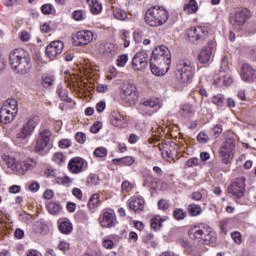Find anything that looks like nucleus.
<instances>
[{"instance_id":"nucleus-1","label":"nucleus","mask_w":256,"mask_h":256,"mask_svg":"<svg viewBox=\"0 0 256 256\" xmlns=\"http://www.w3.org/2000/svg\"><path fill=\"white\" fill-rule=\"evenodd\" d=\"M150 69L153 75L161 77L171 69V51L166 46H158L152 51Z\"/></svg>"},{"instance_id":"nucleus-2","label":"nucleus","mask_w":256,"mask_h":256,"mask_svg":"<svg viewBox=\"0 0 256 256\" xmlns=\"http://www.w3.org/2000/svg\"><path fill=\"white\" fill-rule=\"evenodd\" d=\"M9 61L12 71L19 75H26L31 71V56L27 50L16 48L9 54Z\"/></svg>"},{"instance_id":"nucleus-3","label":"nucleus","mask_w":256,"mask_h":256,"mask_svg":"<svg viewBox=\"0 0 256 256\" xmlns=\"http://www.w3.org/2000/svg\"><path fill=\"white\" fill-rule=\"evenodd\" d=\"M2 160L7 165L8 169H11L17 175H25L27 171H32L37 167V161L33 158H28L26 160H17L7 154L2 155Z\"/></svg>"},{"instance_id":"nucleus-4","label":"nucleus","mask_w":256,"mask_h":256,"mask_svg":"<svg viewBox=\"0 0 256 256\" xmlns=\"http://www.w3.org/2000/svg\"><path fill=\"white\" fill-rule=\"evenodd\" d=\"M188 235L192 241L201 243V245H211L216 241L215 232L203 224L192 226L188 231Z\"/></svg>"},{"instance_id":"nucleus-5","label":"nucleus","mask_w":256,"mask_h":256,"mask_svg":"<svg viewBox=\"0 0 256 256\" xmlns=\"http://www.w3.org/2000/svg\"><path fill=\"white\" fill-rule=\"evenodd\" d=\"M169 21V12L161 7H151L145 13V23L149 27H161Z\"/></svg>"},{"instance_id":"nucleus-6","label":"nucleus","mask_w":256,"mask_h":256,"mask_svg":"<svg viewBox=\"0 0 256 256\" xmlns=\"http://www.w3.org/2000/svg\"><path fill=\"white\" fill-rule=\"evenodd\" d=\"M195 77V64L188 59L178 60L176 63V78L181 83H191Z\"/></svg>"},{"instance_id":"nucleus-7","label":"nucleus","mask_w":256,"mask_h":256,"mask_svg":"<svg viewBox=\"0 0 256 256\" xmlns=\"http://www.w3.org/2000/svg\"><path fill=\"white\" fill-rule=\"evenodd\" d=\"M19 113V104L16 99H8L4 102L0 110V121L7 125L14 121Z\"/></svg>"},{"instance_id":"nucleus-8","label":"nucleus","mask_w":256,"mask_h":256,"mask_svg":"<svg viewBox=\"0 0 256 256\" xmlns=\"http://www.w3.org/2000/svg\"><path fill=\"white\" fill-rule=\"evenodd\" d=\"M37 125H39L38 116H30L26 118L16 133V139L19 141H25V139L31 137V135L35 133Z\"/></svg>"},{"instance_id":"nucleus-9","label":"nucleus","mask_w":256,"mask_h":256,"mask_svg":"<svg viewBox=\"0 0 256 256\" xmlns=\"http://www.w3.org/2000/svg\"><path fill=\"white\" fill-rule=\"evenodd\" d=\"M249 17H251V11L247 8H242L230 14L229 21L235 31H241Z\"/></svg>"},{"instance_id":"nucleus-10","label":"nucleus","mask_w":256,"mask_h":256,"mask_svg":"<svg viewBox=\"0 0 256 256\" xmlns=\"http://www.w3.org/2000/svg\"><path fill=\"white\" fill-rule=\"evenodd\" d=\"M233 151H235V141L233 139H227L219 149L222 163L225 165L231 163V159H233Z\"/></svg>"},{"instance_id":"nucleus-11","label":"nucleus","mask_w":256,"mask_h":256,"mask_svg":"<svg viewBox=\"0 0 256 256\" xmlns=\"http://www.w3.org/2000/svg\"><path fill=\"white\" fill-rule=\"evenodd\" d=\"M122 99L133 105L139 99V91L133 83H125L122 87Z\"/></svg>"},{"instance_id":"nucleus-12","label":"nucleus","mask_w":256,"mask_h":256,"mask_svg":"<svg viewBox=\"0 0 256 256\" xmlns=\"http://www.w3.org/2000/svg\"><path fill=\"white\" fill-rule=\"evenodd\" d=\"M209 35V27L197 26L188 30V39L191 43H197V41H203L207 39Z\"/></svg>"},{"instance_id":"nucleus-13","label":"nucleus","mask_w":256,"mask_h":256,"mask_svg":"<svg viewBox=\"0 0 256 256\" xmlns=\"http://www.w3.org/2000/svg\"><path fill=\"white\" fill-rule=\"evenodd\" d=\"M51 131L42 130L39 132L36 142L34 144V151L36 153H41V151H45V148L51 143Z\"/></svg>"},{"instance_id":"nucleus-14","label":"nucleus","mask_w":256,"mask_h":256,"mask_svg":"<svg viewBox=\"0 0 256 256\" xmlns=\"http://www.w3.org/2000/svg\"><path fill=\"white\" fill-rule=\"evenodd\" d=\"M161 109V105L157 99H148L140 103L139 111L142 115H148L151 117L157 110Z\"/></svg>"},{"instance_id":"nucleus-15","label":"nucleus","mask_w":256,"mask_h":256,"mask_svg":"<svg viewBox=\"0 0 256 256\" xmlns=\"http://www.w3.org/2000/svg\"><path fill=\"white\" fill-rule=\"evenodd\" d=\"M149 65V55L147 52L141 51L134 55L132 60V68L134 71H145Z\"/></svg>"},{"instance_id":"nucleus-16","label":"nucleus","mask_w":256,"mask_h":256,"mask_svg":"<svg viewBox=\"0 0 256 256\" xmlns=\"http://www.w3.org/2000/svg\"><path fill=\"white\" fill-rule=\"evenodd\" d=\"M65 44L61 40L52 41L45 49L46 56L50 59V61H55L58 55L63 53V49Z\"/></svg>"},{"instance_id":"nucleus-17","label":"nucleus","mask_w":256,"mask_h":256,"mask_svg":"<svg viewBox=\"0 0 256 256\" xmlns=\"http://www.w3.org/2000/svg\"><path fill=\"white\" fill-rule=\"evenodd\" d=\"M228 193H230L231 195H233V197H236L237 199H241V197L245 195V178H236L228 187Z\"/></svg>"},{"instance_id":"nucleus-18","label":"nucleus","mask_w":256,"mask_h":256,"mask_svg":"<svg viewBox=\"0 0 256 256\" xmlns=\"http://www.w3.org/2000/svg\"><path fill=\"white\" fill-rule=\"evenodd\" d=\"M96 39L97 35L91 30H82L75 35V41L80 47L89 45V43H93Z\"/></svg>"},{"instance_id":"nucleus-19","label":"nucleus","mask_w":256,"mask_h":256,"mask_svg":"<svg viewBox=\"0 0 256 256\" xmlns=\"http://www.w3.org/2000/svg\"><path fill=\"white\" fill-rule=\"evenodd\" d=\"M213 49H215V42L209 41L206 46L202 47L198 54V61L202 65H207L213 57Z\"/></svg>"},{"instance_id":"nucleus-20","label":"nucleus","mask_w":256,"mask_h":256,"mask_svg":"<svg viewBox=\"0 0 256 256\" xmlns=\"http://www.w3.org/2000/svg\"><path fill=\"white\" fill-rule=\"evenodd\" d=\"M84 169H87V161L81 157H74L68 163V170L74 175L83 173Z\"/></svg>"},{"instance_id":"nucleus-21","label":"nucleus","mask_w":256,"mask_h":256,"mask_svg":"<svg viewBox=\"0 0 256 256\" xmlns=\"http://www.w3.org/2000/svg\"><path fill=\"white\" fill-rule=\"evenodd\" d=\"M99 223L104 229H111L117 224V217L115 212L105 211L99 217Z\"/></svg>"},{"instance_id":"nucleus-22","label":"nucleus","mask_w":256,"mask_h":256,"mask_svg":"<svg viewBox=\"0 0 256 256\" xmlns=\"http://www.w3.org/2000/svg\"><path fill=\"white\" fill-rule=\"evenodd\" d=\"M240 77L245 83H252L255 79V69L250 64H243L240 69Z\"/></svg>"},{"instance_id":"nucleus-23","label":"nucleus","mask_w":256,"mask_h":256,"mask_svg":"<svg viewBox=\"0 0 256 256\" xmlns=\"http://www.w3.org/2000/svg\"><path fill=\"white\" fill-rule=\"evenodd\" d=\"M129 208L134 213H139V211H143L145 209V199L141 196H134L129 200Z\"/></svg>"},{"instance_id":"nucleus-24","label":"nucleus","mask_w":256,"mask_h":256,"mask_svg":"<svg viewBox=\"0 0 256 256\" xmlns=\"http://www.w3.org/2000/svg\"><path fill=\"white\" fill-rule=\"evenodd\" d=\"M110 122L113 127H123L125 125V117L117 111H112L110 114Z\"/></svg>"},{"instance_id":"nucleus-25","label":"nucleus","mask_w":256,"mask_h":256,"mask_svg":"<svg viewBox=\"0 0 256 256\" xmlns=\"http://www.w3.org/2000/svg\"><path fill=\"white\" fill-rule=\"evenodd\" d=\"M216 85L222 87H229L233 83V79H231V75L227 72H220L219 77L215 79Z\"/></svg>"},{"instance_id":"nucleus-26","label":"nucleus","mask_w":256,"mask_h":256,"mask_svg":"<svg viewBox=\"0 0 256 256\" xmlns=\"http://www.w3.org/2000/svg\"><path fill=\"white\" fill-rule=\"evenodd\" d=\"M183 10L187 13V15L197 13V11H199V4L197 3V0H186Z\"/></svg>"},{"instance_id":"nucleus-27","label":"nucleus","mask_w":256,"mask_h":256,"mask_svg":"<svg viewBox=\"0 0 256 256\" xmlns=\"http://www.w3.org/2000/svg\"><path fill=\"white\" fill-rule=\"evenodd\" d=\"M47 211L50 213V215H60L63 211V206H61L59 201H50L47 204Z\"/></svg>"},{"instance_id":"nucleus-28","label":"nucleus","mask_w":256,"mask_h":256,"mask_svg":"<svg viewBox=\"0 0 256 256\" xmlns=\"http://www.w3.org/2000/svg\"><path fill=\"white\" fill-rule=\"evenodd\" d=\"M179 113L182 117H193L195 115V107L189 103L182 104Z\"/></svg>"},{"instance_id":"nucleus-29","label":"nucleus","mask_w":256,"mask_h":256,"mask_svg":"<svg viewBox=\"0 0 256 256\" xmlns=\"http://www.w3.org/2000/svg\"><path fill=\"white\" fill-rule=\"evenodd\" d=\"M90 11L93 15H99L103 11V5L97 0H87Z\"/></svg>"},{"instance_id":"nucleus-30","label":"nucleus","mask_w":256,"mask_h":256,"mask_svg":"<svg viewBox=\"0 0 256 256\" xmlns=\"http://www.w3.org/2000/svg\"><path fill=\"white\" fill-rule=\"evenodd\" d=\"M119 49V46L113 43H107L104 46V55L107 57H113V55H117V51Z\"/></svg>"},{"instance_id":"nucleus-31","label":"nucleus","mask_w":256,"mask_h":256,"mask_svg":"<svg viewBox=\"0 0 256 256\" xmlns=\"http://www.w3.org/2000/svg\"><path fill=\"white\" fill-rule=\"evenodd\" d=\"M99 203H101V201L99 200V194L94 193L91 195L87 206L90 209V211H94V209H97V207H99Z\"/></svg>"},{"instance_id":"nucleus-32","label":"nucleus","mask_w":256,"mask_h":256,"mask_svg":"<svg viewBox=\"0 0 256 256\" xmlns=\"http://www.w3.org/2000/svg\"><path fill=\"white\" fill-rule=\"evenodd\" d=\"M65 155H63L62 152H55L53 154V157H52V161L53 163H55L56 165H59L60 167L65 165Z\"/></svg>"},{"instance_id":"nucleus-33","label":"nucleus","mask_w":256,"mask_h":256,"mask_svg":"<svg viewBox=\"0 0 256 256\" xmlns=\"http://www.w3.org/2000/svg\"><path fill=\"white\" fill-rule=\"evenodd\" d=\"M33 231L37 234V235H45V233H47V225L41 223V222H36L33 225Z\"/></svg>"},{"instance_id":"nucleus-34","label":"nucleus","mask_w":256,"mask_h":256,"mask_svg":"<svg viewBox=\"0 0 256 256\" xmlns=\"http://www.w3.org/2000/svg\"><path fill=\"white\" fill-rule=\"evenodd\" d=\"M59 229L64 235H69L73 231V225L68 221H63L60 223Z\"/></svg>"},{"instance_id":"nucleus-35","label":"nucleus","mask_w":256,"mask_h":256,"mask_svg":"<svg viewBox=\"0 0 256 256\" xmlns=\"http://www.w3.org/2000/svg\"><path fill=\"white\" fill-rule=\"evenodd\" d=\"M211 102L216 107H223L225 105V96L223 94H216L212 97Z\"/></svg>"},{"instance_id":"nucleus-36","label":"nucleus","mask_w":256,"mask_h":256,"mask_svg":"<svg viewBox=\"0 0 256 256\" xmlns=\"http://www.w3.org/2000/svg\"><path fill=\"white\" fill-rule=\"evenodd\" d=\"M113 17L115 19H118L119 21H125V19H127V13L123 9L114 8L113 9Z\"/></svg>"},{"instance_id":"nucleus-37","label":"nucleus","mask_w":256,"mask_h":256,"mask_svg":"<svg viewBox=\"0 0 256 256\" xmlns=\"http://www.w3.org/2000/svg\"><path fill=\"white\" fill-rule=\"evenodd\" d=\"M120 37H121L122 41H124L123 46L125 48L129 47V45L131 44V41H130L131 34H130V32L127 31V30H121L120 31Z\"/></svg>"},{"instance_id":"nucleus-38","label":"nucleus","mask_w":256,"mask_h":256,"mask_svg":"<svg viewBox=\"0 0 256 256\" xmlns=\"http://www.w3.org/2000/svg\"><path fill=\"white\" fill-rule=\"evenodd\" d=\"M74 21H85L87 19V12L85 10H76L72 13Z\"/></svg>"},{"instance_id":"nucleus-39","label":"nucleus","mask_w":256,"mask_h":256,"mask_svg":"<svg viewBox=\"0 0 256 256\" xmlns=\"http://www.w3.org/2000/svg\"><path fill=\"white\" fill-rule=\"evenodd\" d=\"M188 211L192 217H197V215H201V213L203 212L201 206L197 204H190L188 206Z\"/></svg>"},{"instance_id":"nucleus-40","label":"nucleus","mask_w":256,"mask_h":256,"mask_svg":"<svg viewBox=\"0 0 256 256\" xmlns=\"http://www.w3.org/2000/svg\"><path fill=\"white\" fill-rule=\"evenodd\" d=\"M163 221H165V219L161 218V216H155L154 218H152L151 220L152 229H154L155 231L161 229V226L163 225Z\"/></svg>"},{"instance_id":"nucleus-41","label":"nucleus","mask_w":256,"mask_h":256,"mask_svg":"<svg viewBox=\"0 0 256 256\" xmlns=\"http://www.w3.org/2000/svg\"><path fill=\"white\" fill-rule=\"evenodd\" d=\"M57 94L59 95L61 101H65L66 103H71V98H69V92L65 88H58Z\"/></svg>"},{"instance_id":"nucleus-42","label":"nucleus","mask_w":256,"mask_h":256,"mask_svg":"<svg viewBox=\"0 0 256 256\" xmlns=\"http://www.w3.org/2000/svg\"><path fill=\"white\" fill-rule=\"evenodd\" d=\"M41 11H42L43 15H55V13H56L55 6L52 4L42 5Z\"/></svg>"},{"instance_id":"nucleus-43","label":"nucleus","mask_w":256,"mask_h":256,"mask_svg":"<svg viewBox=\"0 0 256 256\" xmlns=\"http://www.w3.org/2000/svg\"><path fill=\"white\" fill-rule=\"evenodd\" d=\"M173 217L176 219V221H183V219L187 217V212H185V210L182 208H176L173 212Z\"/></svg>"},{"instance_id":"nucleus-44","label":"nucleus","mask_w":256,"mask_h":256,"mask_svg":"<svg viewBox=\"0 0 256 256\" xmlns=\"http://www.w3.org/2000/svg\"><path fill=\"white\" fill-rule=\"evenodd\" d=\"M229 67H230L229 57L227 56L222 57L221 63H220V69H221L220 73H227V71H229Z\"/></svg>"},{"instance_id":"nucleus-45","label":"nucleus","mask_w":256,"mask_h":256,"mask_svg":"<svg viewBox=\"0 0 256 256\" xmlns=\"http://www.w3.org/2000/svg\"><path fill=\"white\" fill-rule=\"evenodd\" d=\"M128 61H129V56L127 54H122L118 56L117 65L118 67H125Z\"/></svg>"},{"instance_id":"nucleus-46","label":"nucleus","mask_w":256,"mask_h":256,"mask_svg":"<svg viewBox=\"0 0 256 256\" xmlns=\"http://www.w3.org/2000/svg\"><path fill=\"white\" fill-rule=\"evenodd\" d=\"M54 82H55L54 76H45L42 78L43 87H51V85H53Z\"/></svg>"},{"instance_id":"nucleus-47","label":"nucleus","mask_w":256,"mask_h":256,"mask_svg":"<svg viewBox=\"0 0 256 256\" xmlns=\"http://www.w3.org/2000/svg\"><path fill=\"white\" fill-rule=\"evenodd\" d=\"M95 157H107V149L103 147L96 148L94 150Z\"/></svg>"},{"instance_id":"nucleus-48","label":"nucleus","mask_w":256,"mask_h":256,"mask_svg":"<svg viewBox=\"0 0 256 256\" xmlns=\"http://www.w3.org/2000/svg\"><path fill=\"white\" fill-rule=\"evenodd\" d=\"M197 141L205 145L209 141V135L205 132H200L197 136Z\"/></svg>"},{"instance_id":"nucleus-49","label":"nucleus","mask_w":256,"mask_h":256,"mask_svg":"<svg viewBox=\"0 0 256 256\" xmlns=\"http://www.w3.org/2000/svg\"><path fill=\"white\" fill-rule=\"evenodd\" d=\"M169 207H170V204L166 199H161L158 201V208L161 209V211H167Z\"/></svg>"},{"instance_id":"nucleus-50","label":"nucleus","mask_w":256,"mask_h":256,"mask_svg":"<svg viewBox=\"0 0 256 256\" xmlns=\"http://www.w3.org/2000/svg\"><path fill=\"white\" fill-rule=\"evenodd\" d=\"M212 133L214 137H219L221 133H223V126L221 124H217L212 128Z\"/></svg>"},{"instance_id":"nucleus-51","label":"nucleus","mask_w":256,"mask_h":256,"mask_svg":"<svg viewBox=\"0 0 256 256\" xmlns=\"http://www.w3.org/2000/svg\"><path fill=\"white\" fill-rule=\"evenodd\" d=\"M123 165H127L128 167H131L133 163H135V158L133 156H125L122 158Z\"/></svg>"},{"instance_id":"nucleus-52","label":"nucleus","mask_w":256,"mask_h":256,"mask_svg":"<svg viewBox=\"0 0 256 256\" xmlns=\"http://www.w3.org/2000/svg\"><path fill=\"white\" fill-rule=\"evenodd\" d=\"M231 237L234 243H236L237 245H241V232H237V231L232 232Z\"/></svg>"},{"instance_id":"nucleus-53","label":"nucleus","mask_w":256,"mask_h":256,"mask_svg":"<svg viewBox=\"0 0 256 256\" xmlns=\"http://www.w3.org/2000/svg\"><path fill=\"white\" fill-rule=\"evenodd\" d=\"M39 187H41V185H39L38 182H31L28 186V189L32 193H37V191H39Z\"/></svg>"},{"instance_id":"nucleus-54","label":"nucleus","mask_w":256,"mask_h":256,"mask_svg":"<svg viewBox=\"0 0 256 256\" xmlns=\"http://www.w3.org/2000/svg\"><path fill=\"white\" fill-rule=\"evenodd\" d=\"M132 189H133V184H131V182L126 180L122 183V191L129 193V191H131Z\"/></svg>"},{"instance_id":"nucleus-55","label":"nucleus","mask_w":256,"mask_h":256,"mask_svg":"<svg viewBox=\"0 0 256 256\" xmlns=\"http://www.w3.org/2000/svg\"><path fill=\"white\" fill-rule=\"evenodd\" d=\"M58 183H61V185H65L66 187L71 185L72 181L69 176H64L62 178H58Z\"/></svg>"},{"instance_id":"nucleus-56","label":"nucleus","mask_w":256,"mask_h":256,"mask_svg":"<svg viewBox=\"0 0 256 256\" xmlns=\"http://www.w3.org/2000/svg\"><path fill=\"white\" fill-rule=\"evenodd\" d=\"M103 247H105V249H113L115 247V243L111 239H104Z\"/></svg>"},{"instance_id":"nucleus-57","label":"nucleus","mask_w":256,"mask_h":256,"mask_svg":"<svg viewBox=\"0 0 256 256\" xmlns=\"http://www.w3.org/2000/svg\"><path fill=\"white\" fill-rule=\"evenodd\" d=\"M72 195H74L76 199H78V201H81V199H83V191H81V189L79 188H74L72 190Z\"/></svg>"},{"instance_id":"nucleus-58","label":"nucleus","mask_w":256,"mask_h":256,"mask_svg":"<svg viewBox=\"0 0 256 256\" xmlns=\"http://www.w3.org/2000/svg\"><path fill=\"white\" fill-rule=\"evenodd\" d=\"M187 167H197L199 165V159L198 158H190L186 162Z\"/></svg>"},{"instance_id":"nucleus-59","label":"nucleus","mask_w":256,"mask_h":256,"mask_svg":"<svg viewBox=\"0 0 256 256\" xmlns=\"http://www.w3.org/2000/svg\"><path fill=\"white\" fill-rule=\"evenodd\" d=\"M59 147L61 149H67L68 147H71V141L69 139L60 140Z\"/></svg>"},{"instance_id":"nucleus-60","label":"nucleus","mask_w":256,"mask_h":256,"mask_svg":"<svg viewBox=\"0 0 256 256\" xmlns=\"http://www.w3.org/2000/svg\"><path fill=\"white\" fill-rule=\"evenodd\" d=\"M75 138H76L77 143H81V144L85 143V139H87V137L85 136V134L83 132L76 133Z\"/></svg>"},{"instance_id":"nucleus-61","label":"nucleus","mask_w":256,"mask_h":256,"mask_svg":"<svg viewBox=\"0 0 256 256\" xmlns=\"http://www.w3.org/2000/svg\"><path fill=\"white\" fill-rule=\"evenodd\" d=\"M105 107H107L105 101H100L96 104V110L98 113H103L105 111Z\"/></svg>"},{"instance_id":"nucleus-62","label":"nucleus","mask_w":256,"mask_h":256,"mask_svg":"<svg viewBox=\"0 0 256 256\" xmlns=\"http://www.w3.org/2000/svg\"><path fill=\"white\" fill-rule=\"evenodd\" d=\"M96 91L98 93H107L109 91V87L105 84H99L97 87H96Z\"/></svg>"},{"instance_id":"nucleus-63","label":"nucleus","mask_w":256,"mask_h":256,"mask_svg":"<svg viewBox=\"0 0 256 256\" xmlns=\"http://www.w3.org/2000/svg\"><path fill=\"white\" fill-rule=\"evenodd\" d=\"M19 37L25 43V42L29 41V39H31V34H29V32H27V31H23L20 33Z\"/></svg>"},{"instance_id":"nucleus-64","label":"nucleus","mask_w":256,"mask_h":256,"mask_svg":"<svg viewBox=\"0 0 256 256\" xmlns=\"http://www.w3.org/2000/svg\"><path fill=\"white\" fill-rule=\"evenodd\" d=\"M69 243L65 242V241H61L58 245V248L60 249V251H69Z\"/></svg>"}]
</instances>
